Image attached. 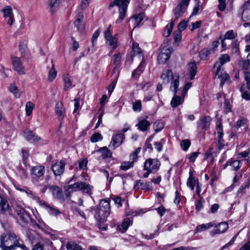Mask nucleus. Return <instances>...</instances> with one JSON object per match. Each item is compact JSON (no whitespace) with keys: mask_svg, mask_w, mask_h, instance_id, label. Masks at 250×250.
I'll use <instances>...</instances> for the list:
<instances>
[{"mask_svg":"<svg viewBox=\"0 0 250 250\" xmlns=\"http://www.w3.org/2000/svg\"><path fill=\"white\" fill-rule=\"evenodd\" d=\"M40 204L48 212V213L51 215L57 216V215L61 214L60 211L54 207L52 206H50L49 204L46 203L44 201H40Z\"/></svg>","mask_w":250,"mask_h":250,"instance_id":"ddd939ff","label":"nucleus"},{"mask_svg":"<svg viewBox=\"0 0 250 250\" xmlns=\"http://www.w3.org/2000/svg\"><path fill=\"white\" fill-rule=\"evenodd\" d=\"M57 71L55 69L54 65H52V68L49 71L48 79L49 81L52 82L56 77Z\"/></svg>","mask_w":250,"mask_h":250,"instance_id":"de8ad7c7","label":"nucleus"},{"mask_svg":"<svg viewBox=\"0 0 250 250\" xmlns=\"http://www.w3.org/2000/svg\"><path fill=\"white\" fill-rule=\"evenodd\" d=\"M215 225V223L214 221L209 222L207 224H203L198 225L196 229L195 230V232H201L202 231H205L208 229L214 227Z\"/></svg>","mask_w":250,"mask_h":250,"instance_id":"bb28decb","label":"nucleus"},{"mask_svg":"<svg viewBox=\"0 0 250 250\" xmlns=\"http://www.w3.org/2000/svg\"><path fill=\"white\" fill-rule=\"evenodd\" d=\"M71 188H74L75 191H82L83 193H86L88 195L92 194L93 187L88 184L83 182H78L74 184L70 185Z\"/></svg>","mask_w":250,"mask_h":250,"instance_id":"39448f33","label":"nucleus"},{"mask_svg":"<svg viewBox=\"0 0 250 250\" xmlns=\"http://www.w3.org/2000/svg\"><path fill=\"white\" fill-rule=\"evenodd\" d=\"M188 69L189 73L190 80H193L197 73V66L195 62H191L189 63L188 64Z\"/></svg>","mask_w":250,"mask_h":250,"instance_id":"a878e982","label":"nucleus"},{"mask_svg":"<svg viewBox=\"0 0 250 250\" xmlns=\"http://www.w3.org/2000/svg\"><path fill=\"white\" fill-rule=\"evenodd\" d=\"M250 153V148H249L245 151L239 153L238 154V158H246L249 155Z\"/></svg>","mask_w":250,"mask_h":250,"instance_id":"338daca9","label":"nucleus"},{"mask_svg":"<svg viewBox=\"0 0 250 250\" xmlns=\"http://www.w3.org/2000/svg\"><path fill=\"white\" fill-rule=\"evenodd\" d=\"M165 143V139H162L160 142H156L154 143L155 148L157 150L158 152H160L163 149V145Z\"/></svg>","mask_w":250,"mask_h":250,"instance_id":"13d9d810","label":"nucleus"},{"mask_svg":"<svg viewBox=\"0 0 250 250\" xmlns=\"http://www.w3.org/2000/svg\"><path fill=\"white\" fill-rule=\"evenodd\" d=\"M65 166V163L63 160L57 161L52 165V169L55 176H60L63 174Z\"/></svg>","mask_w":250,"mask_h":250,"instance_id":"9b49d317","label":"nucleus"},{"mask_svg":"<svg viewBox=\"0 0 250 250\" xmlns=\"http://www.w3.org/2000/svg\"><path fill=\"white\" fill-rule=\"evenodd\" d=\"M164 127V123L160 121H157L153 124V128L156 132H158L161 130Z\"/></svg>","mask_w":250,"mask_h":250,"instance_id":"09e8293b","label":"nucleus"},{"mask_svg":"<svg viewBox=\"0 0 250 250\" xmlns=\"http://www.w3.org/2000/svg\"><path fill=\"white\" fill-rule=\"evenodd\" d=\"M45 172V167L43 166L34 167L31 170V174L33 178H40L43 176Z\"/></svg>","mask_w":250,"mask_h":250,"instance_id":"f3484780","label":"nucleus"},{"mask_svg":"<svg viewBox=\"0 0 250 250\" xmlns=\"http://www.w3.org/2000/svg\"><path fill=\"white\" fill-rule=\"evenodd\" d=\"M244 78L246 82L247 88L250 89V72L249 71H245L244 72Z\"/></svg>","mask_w":250,"mask_h":250,"instance_id":"680f3d73","label":"nucleus"},{"mask_svg":"<svg viewBox=\"0 0 250 250\" xmlns=\"http://www.w3.org/2000/svg\"><path fill=\"white\" fill-rule=\"evenodd\" d=\"M217 133L218 135V149L220 150L222 149L225 146V143L224 140L223 139V127L222 124H220L217 127Z\"/></svg>","mask_w":250,"mask_h":250,"instance_id":"aec40b11","label":"nucleus"},{"mask_svg":"<svg viewBox=\"0 0 250 250\" xmlns=\"http://www.w3.org/2000/svg\"><path fill=\"white\" fill-rule=\"evenodd\" d=\"M87 163L88 161L86 159H82L80 160L79 163L80 169L83 170L86 169Z\"/></svg>","mask_w":250,"mask_h":250,"instance_id":"0e129e2a","label":"nucleus"},{"mask_svg":"<svg viewBox=\"0 0 250 250\" xmlns=\"http://www.w3.org/2000/svg\"><path fill=\"white\" fill-rule=\"evenodd\" d=\"M125 139V135L123 133H118L113 135L112 138L111 145L113 149L119 146L122 145Z\"/></svg>","mask_w":250,"mask_h":250,"instance_id":"4468645a","label":"nucleus"},{"mask_svg":"<svg viewBox=\"0 0 250 250\" xmlns=\"http://www.w3.org/2000/svg\"><path fill=\"white\" fill-rule=\"evenodd\" d=\"M99 207L104 209V210H106L108 211V212H110V203L109 201L107 200H102L100 202Z\"/></svg>","mask_w":250,"mask_h":250,"instance_id":"58836bf2","label":"nucleus"},{"mask_svg":"<svg viewBox=\"0 0 250 250\" xmlns=\"http://www.w3.org/2000/svg\"><path fill=\"white\" fill-rule=\"evenodd\" d=\"M131 221L130 219L128 217L125 218L124 220L122 225L119 227V229L122 232H125L128 229L129 226L131 225Z\"/></svg>","mask_w":250,"mask_h":250,"instance_id":"72a5a7b5","label":"nucleus"},{"mask_svg":"<svg viewBox=\"0 0 250 250\" xmlns=\"http://www.w3.org/2000/svg\"><path fill=\"white\" fill-rule=\"evenodd\" d=\"M147 118L148 117L146 116V119L139 120V123L136 125V126H138V129L142 131H145L149 128L150 123L146 120Z\"/></svg>","mask_w":250,"mask_h":250,"instance_id":"5701e85b","label":"nucleus"},{"mask_svg":"<svg viewBox=\"0 0 250 250\" xmlns=\"http://www.w3.org/2000/svg\"><path fill=\"white\" fill-rule=\"evenodd\" d=\"M237 236V234L235 235L229 242H228V243L225 244L224 246H223L221 248V250H224L227 249L228 248H229L230 246L234 244V243L236 240Z\"/></svg>","mask_w":250,"mask_h":250,"instance_id":"052dcab7","label":"nucleus"},{"mask_svg":"<svg viewBox=\"0 0 250 250\" xmlns=\"http://www.w3.org/2000/svg\"><path fill=\"white\" fill-rule=\"evenodd\" d=\"M9 90L13 94L15 98H19L21 94V91L15 84H12L8 88Z\"/></svg>","mask_w":250,"mask_h":250,"instance_id":"473e14b6","label":"nucleus"},{"mask_svg":"<svg viewBox=\"0 0 250 250\" xmlns=\"http://www.w3.org/2000/svg\"><path fill=\"white\" fill-rule=\"evenodd\" d=\"M212 52L208 48L203 49L200 52L199 56L201 60H208L209 55Z\"/></svg>","mask_w":250,"mask_h":250,"instance_id":"4c0bfd02","label":"nucleus"},{"mask_svg":"<svg viewBox=\"0 0 250 250\" xmlns=\"http://www.w3.org/2000/svg\"><path fill=\"white\" fill-rule=\"evenodd\" d=\"M109 214V213L108 211L98 207L95 210L94 217L97 221H104Z\"/></svg>","mask_w":250,"mask_h":250,"instance_id":"2eb2a0df","label":"nucleus"},{"mask_svg":"<svg viewBox=\"0 0 250 250\" xmlns=\"http://www.w3.org/2000/svg\"><path fill=\"white\" fill-rule=\"evenodd\" d=\"M50 191L52 193L54 198L58 199L62 198V191L59 186L51 185V187H50Z\"/></svg>","mask_w":250,"mask_h":250,"instance_id":"4be33fe9","label":"nucleus"},{"mask_svg":"<svg viewBox=\"0 0 250 250\" xmlns=\"http://www.w3.org/2000/svg\"><path fill=\"white\" fill-rule=\"evenodd\" d=\"M24 137L29 142L34 143L38 142L41 139L32 131L26 130L24 132Z\"/></svg>","mask_w":250,"mask_h":250,"instance_id":"412c9836","label":"nucleus"},{"mask_svg":"<svg viewBox=\"0 0 250 250\" xmlns=\"http://www.w3.org/2000/svg\"><path fill=\"white\" fill-rule=\"evenodd\" d=\"M189 0H182L181 2L173 9V12L174 14L175 18L172 20H175V21L183 16L184 13L186 11Z\"/></svg>","mask_w":250,"mask_h":250,"instance_id":"423d86ee","label":"nucleus"},{"mask_svg":"<svg viewBox=\"0 0 250 250\" xmlns=\"http://www.w3.org/2000/svg\"><path fill=\"white\" fill-rule=\"evenodd\" d=\"M232 167V170L237 171L242 166V162L241 160H235L234 158H231L224 165V168L225 169L228 166Z\"/></svg>","mask_w":250,"mask_h":250,"instance_id":"6ab92c4d","label":"nucleus"},{"mask_svg":"<svg viewBox=\"0 0 250 250\" xmlns=\"http://www.w3.org/2000/svg\"><path fill=\"white\" fill-rule=\"evenodd\" d=\"M106 43L111 47L112 50L115 49L119 45L116 35L106 40Z\"/></svg>","mask_w":250,"mask_h":250,"instance_id":"c756f323","label":"nucleus"},{"mask_svg":"<svg viewBox=\"0 0 250 250\" xmlns=\"http://www.w3.org/2000/svg\"><path fill=\"white\" fill-rule=\"evenodd\" d=\"M232 50L235 53H237L239 51V42L238 40H235L233 41L232 43Z\"/></svg>","mask_w":250,"mask_h":250,"instance_id":"774afa93","label":"nucleus"},{"mask_svg":"<svg viewBox=\"0 0 250 250\" xmlns=\"http://www.w3.org/2000/svg\"><path fill=\"white\" fill-rule=\"evenodd\" d=\"M133 165V162L125 161L121 163L120 168L124 171H126L130 168L132 167Z\"/></svg>","mask_w":250,"mask_h":250,"instance_id":"49530a36","label":"nucleus"},{"mask_svg":"<svg viewBox=\"0 0 250 250\" xmlns=\"http://www.w3.org/2000/svg\"><path fill=\"white\" fill-rule=\"evenodd\" d=\"M214 226L215 228L210 232V235L212 236L216 234L224 233L229 228L228 225L226 222H222L218 224L217 226L215 225Z\"/></svg>","mask_w":250,"mask_h":250,"instance_id":"dca6fc26","label":"nucleus"},{"mask_svg":"<svg viewBox=\"0 0 250 250\" xmlns=\"http://www.w3.org/2000/svg\"><path fill=\"white\" fill-rule=\"evenodd\" d=\"M63 80L64 83V89L66 90L72 85V81L70 79V76L68 74L64 75Z\"/></svg>","mask_w":250,"mask_h":250,"instance_id":"ea45409f","label":"nucleus"},{"mask_svg":"<svg viewBox=\"0 0 250 250\" xmlns=\"http://www.w3.org/2000/svg\"><path fill=\"white\" fill-rule=\"evenodd\" d=\"M205 203V200L203 197H200L199 199L198 200L195 204V208L197 211L201 210L203 208V204Z\"/></svg>","mask_w":250,"mask_h":250,"instance_id":"6e6d98bb","label":"nucleus"},{"mask_svg":"<svg viewBox=\"0 0 250 250\" xmlns=\"http://www.w3.org/2000/svg\"><path fill=\"white\" fill-rule=\"evenodd\" d=\"M236 36L237 34H235L233 30H230L226 33L224 39L232 40L235 39Z\"/></svg>","mask_w":250,"mask_h":250,"instance_id":"5fc2aeb1","label":"nucleus"},{"mask_svg":"<svg viewBox=\"0 0 250 250\" xmlns=\"http://www.w3.org/2000/svg\"><path fill=\"white\" fill-rule=\"evenodd\" d=\"M84 16L82 11L79 12L76 17V20L74 21V24L76 27L79 32L82 33L85 29V25L83 23Z\"/></svg>","mask_w":250,"mask_h":250,"instance_id":"f8f14e48","label":"nucleus"},{"mask_svg":"<svg viewBox=\"0 0 250 250\" xmlns=\"http://www.w3.org/2000/svg\"><path fill=\"white\" fill-rule=\"evenodd\" d=\"M211 119L209 116H205L201 118L200 125L202 126V128L205 130L209 127Z\"/></svg>","mask_w":250,"mask_h":250,"instance_id":"cd10ccee","label":"nucleus"},{"mask_svg":"<svg viewBox=\"0 0 250 250\" xmlns=\"http://www.w3.org/2000/svg\"><path fill=\"white\" fill-rule=\"evenodd\" d=\"M190 145V142L188 140H183L181 142L180 146L182 149L187 151Z\"/></svg>","mask_w":250,"mask_h":250,"instance_id":"4d7b16f0","label":"nucleus"},{"mask_svg":"<svg viewBox=\"0 0 250 250\" xmlns=\"http://www.w3.org/2000/svg\"><path fill=\"white\" fill-rule=\"evenodd\" d=\"M98 151L101 152L103 159L110 158L112 157V152L106 146L101 147Z\"/></svg>","mask_w":250,"mask_h":250,"instance_id":"c85d7f7f","label":"nucleus"},{"mask_svg":"<svg viewBox=\"0 0 250 250\" xmlns=\"http://www.w3.org/2000/svg\"><path fill=\"white\" fill-rule=\"evenodd\" d=\"M184 102V98L174 95L171 101V105L173 107H176Z\"/></svg>","mask_w":250,"mask_h":250,"instance_id":"7c9ffc66","label":"nucleus"},{"mask_svg":"<svg viewBox=\"0 0 250 250\" xmlns=\"http://www.w3.org/2000/svg\"><path fill=\"white\" fill-rule=\"evenodd\" d=\"M175 20H171V21L169 24H168L166 27L165 30L163 32V35L166 37H168L173 29V26L174 24Z\"/></svg>","mask_w":250,"mask_h":250,"instance_id":"f704fd0d","label":"nucleus"},{"mask_svg":"<svg viewBox=\"0 0 250 250\" xmlns=\"http://www.w3.org/2000/svg\"><path fill=\"white\" fill-rule=\"evenodd\" d=\"M248 60H243L239 62V64L242 67V68L245 70H248L250 68V53L249 54L247 57Z\"/></svg>","mask_w":250,"mask_h":250,"instance_id":"a18cd8bd","label":"nucleus"},{"mask_svg":"<svg viewBox=\"0 0 250 250\" xmlns=\"http://www.w3.org/2000/svg\"><path fill=\"white\" fill-rule=\"evenodd\" d=\"M160 165L161 164L157 159H148L145 162L144 169L154 172L159 169Z\"/></svg>","mask_w":250,"mask_h":250,"instance_id":"6e6552de","label":"nucleus"},{"mask_svg":"<svg viewBox=\"0 0 250 250\" xmlns=\"http://www.w3.org/2000/svg\"><path fill=\"white\" fill-rule=\"evenodd\" d=\"M132 50L134 52V55H139L140 57H143L142 49L139 46V44L136 42H133L132 44Z\"/></svg>","mask_w":250,"mask_h":250,"instance_id":"c03bdc74","label":"nucleus"},{"mask_svg":"<svg viewBox=\"0 0 250 250\" xmlns=\"http://www.w3.org/2000/svg\"><path fill=\"white\" fill-rule=\"evenodd\" d=\"M187 27V21H181L178 25V29L179 32H181L182 31L184 30Z\"/></svg>","mask_w":250,"mask_h":250,"instance_id":"69168bd1","label":"nucleus"},{"mask_svg":"<svg viewBox=\"0 0 250 250\" xmlns=\"http://www.w3.org/2000/svg\"><path fill=\"white\" fill-rule=\"evenodd\" d=\"M148 185L146 182L138 180L136 181V183L134 186V188L136 190L139 188L142 189H146L148 188Z\"/></svg>","mask_w":250,"mask_h":250,"instance_id":"a19ab883","label":"nucleus"},{"mask_svg":"<svg viewBox=\"0 0 250 250\" xmlns=\"http://www.w3.org/2000/svg\"><path fill=\"white\" fill-rule=\"evenodd\" d=\"M12 62L13 69L19 75L25 74V68L23 65L21 58L17 57H12Z\"/></svg>","mask_w":250,"mask_h":250,"instance_id":"9d476101","label":"nucleus"},{"mask_svg":"<svg viewBox=\"0 0 250 250\" xmlns=\"http://www.w3.org/2000/svg\"><path fill=\"white\" fill-rule=\"evenodd\" d=\"M67 250H83L82 247L73 241L67 243L66 245Z\"/></svg>","mask_w":250,"mask_h":250,"instance_id":"79ce46f5","label":"nucleus"},{"mask_svg":"<svg viewBox=\"0 0 250 250\" xmlns=\"http://www.w3.org/2000/svg\"><path fill=\"white\" fill-rule=\"evenodd\" d=\"M197 181L195 179L194 177L193 176L191 172L189 173V176L187 181V186L189 187L191 190H193L194 189V186L197 184Z\"/></svg>","mask_w":250,"mask_h":250,"instance_id":"c9c22d12","label":"nucleus"},{"mask_svg":"<svg viewBox=\"0 0 250 250\" xmlns=\"http://www.w3.org/2000/svg\"><path fill=\"white\" fill-rule=\"evenodd\" d=\"M145 16V13L144 12H141L133 17L135 20V25L134 26V28L142 25L143 23H142V21L144 20Z\"/></svg>","mask_w":250,"mask_h":250,"instance_id":"2f4dec72","label":"nucleus"},{"mask_svg":"<svg viewBox=\"0 0 250 250\" xmlns=\"http://www.w3.org/2000/svg\"><path fill=\"white\" fill-rule=\"evenodd\" d=\"M61 0H49L48 5L52 11H55L60 5Z\"/></svg>","mask_w":250,"mask_h":250,"instance_id":"37998d69","label":"nucleus"},{"mask_svg":"<svg viewBox=\"0 0 250 250\" xmlns=\"http://www.w3.org/2000/svg\"><path fill=\"white\" fill-rule=\"evenodd\" d=\"M55 112L59 117V120H62L65 115V109L62 103H57L55 106Z\"/></svg>","mask_w":250,"mask_h":250,"instance_id":"393cba45","label":"nucleus"},{"mask_svg":"<svg viewBox=\"0 0 250 250\" xmlns=\"http://www.w3.org/2000/svg\"><path fill=\"white\" fill-rule=\"evenodd\" d=\"M132 104V108L134 111L140 112L142 110V103L140 100H136Z\"/></svg>","mask_w":250,"mask_h":250,"instance_id":"3c124183","label":"nucleus"},{"mask_svg":"<svg viewBox=\"0 0 250 250\" xmlns=\"http://www.w3.org/2000/svg\"><path fill=\"white\" fill-rule=\"evenodd\" d=\"M12 209L16 212L21 221L25 224L28 223L29 214L25 211L21 204L16 201H13L10 208L7 199L0 194V213L1 214L7 213L9 215H13Z\"/></svg>","mask_w":250,"mask_h":250,"instance_id":"f257e3e1","label":"nucleus"},{"mask_svg":"<svg viewBox=\"0 0 250 250\" xmlns=\"http://www.w3.org/2000/svg\"><path fill=\"white\" fill-rule=\"evenodd\" d=\"M230 61V57L228 54H225L221 55L218 61L214 65L213 68H216V75L220 76L219 72L221 70L222 66L226 63Z\"/></svg>","mask_w":250,"mask_h":250,"instance_id":"1a4fd4ad","label":"nucleus"},{"mask_svg":"<svg viewBox=\"0 0 250 250\" xmlns=\"http://www.w3.org/2000/svg\"><path fill=\"white\" fill-rule=\"evenodd\" d=\"M3 17L5 18H9L7 23L11 25L14 21V16L13 14L12 9L10 6H7L3 9H1Z\"/></svg>","mask_w":250,"mask_h":250,"instance_id":"a211bd4d","label":"nucleus"},{"mask_svg":"<svg viewBox=\"0 0 250 250\" xmlns=\"http://www.w3.org/2000/svg\"><path fill=\"white\" fill-rule=\"evenodd\" d=\"M130 0H113L109 5L110 8L114 6L119 8V17L116 21V23H120L125 18Z\"/></svg>","mask_w":250,"mask_h":250,"instance_id":"7ed1b4c3","label":"nucleus"},{"mask_svg":"<svg viewBox=\"0 0 250 250\" xmlns=\"http://www.w3.org/2000/svg\"><path fill=\"white\" fill-rule=\"evenodd\" d=\"M247 121L244 118H240L236 122V128L238 129L241 127H244L246 125Z\"/></svg>","mask_w":250,"mask_h":250,"instance_id":"bf43d9fd","label":"nucleus"},{"mask_svg":"<svg viewBox=\"0 0 250 250\" xmlns=\"http://www.w3.org/2000/svg\"><path fill=\"white\" fill-rule=\"evenodd\" d=\"M34 106V104L31 102H28L26 104L25 111L27 116H30L31 114Z\"/></svg>","mask_w":250,"mask_h":250,"instance_id":"8fccbe9b","label":"nucleus"},{"mask_svg":"<svg viewBox=\"0 0 250 250\" xmlns=\"http://www.w3.org/2000/svg\"><path fill=\"white\" fill-rule=\"evenodd\" d=\"M224 105L225 112L226 114H227L231 111V105L230 104V102L228 100H225L224 102Z\"/></svg>","mask_w":250,"mask_h":250,"instance_id":"e2e57ef3","label":"nucleus"},{"mask_svg":"<svg viewBox=\"0 0 250 250\" xmlns=\"http://www.w3.org/2000/svg\"><path fill=\"white\" fill-rule=\"evenodd\" d=\"M121 60H122V56H121V54L120 53L114 54L113 56L112 60L113 61L114 65H115V67L113 69L114 72H115L116 68H117V67H118L120 65L121 62Z\"/></svg>","mask_w":250,"mask_h":250,"instance_id":"e433bc0d","label":"nucleus"},{"mask_svg":"<svg viewBox=\"0 0 250 250\" xmlns=\"http://www.w3.org/2000/svg\"><path fill=\"white\" fill-rule=\"evenodd\" d=\"M244 84L240 87V91L242 93V97L247 101L250 100V93L248 91H245L243 88Z\"/></svg>","mask_w":250,"mask_h":250,"instance_id":"864d4df0","label":"nucleus"},{"mask_svg":"<svg viewBox=\"0 0 250 250\" xmlns=\"http://www.w3.org/2000/svg\"><path fill=\"white\" fill-rule=\"evenodd\" d=\"M20 237L12 232L3 233L0 236V248L2 250H15L17 247L22 250H29L24 244Z\"/></svg>","mask_w":250,"mask_h":250,"instance_id":"f03ea898","label":"nucleus"},{"mask_svg":"<svg viewBox=\"0 0 250 250\" xmlns=\"http://www.w3.org/2000/svg\"><path fill=\"white\" fill-rule=\"evenodd\" d=\"M173 51L171 47H164L158 56V61L159 63H165L169 59L171 54Z\"/></svg>","mask_w":250,"mask_h":250,"instance_id":"0eeeda50","label":"nucleus"},{"mask_svg":"<svg viewBox=\"0 0 250 250\" xmlns=\"http://www.w3.org/2000/svg\"><path fill=\"white\" fill-rule=\"evenodd\" d=\"M103 138L101 134L99 132H97L92 135L90 140L93 143H96L99 141L102 140Z\"/></svg>","mask_w":250,"mask_h":250,"instance_id":"603ef678","label":"nucleus"},{"mask_svg":"<svg viewBox=\"0 0 250 250\" xmlns=\"http://www.w3.org/2000/svg\"><path fill=\"white\" fill-rule=\"evenodd\" d=\"M146 66V62L144 59H142L138 67L132 72V77L137 78L143 73Z\"/></svg>","mask_w":250,"mask_h":250,"instance_id":"b1692460","label":"nucleus"},{"mask_svg":"<svg viewBox=\"0 0 250 250\" xmlns=\"http://www.w3.org/2000/svg\"><path fill=\"white\" fill-rule=\"evenodd\" d=\"M170 77H171L172 79L170 88L174 92V95H175L179 84V76H173L172 72L169 69L163 71L161 76V79L165 83H169Z\"/></svg>","mask_w":250,"mask_h":250,"instance_id":"20e7f679","label":"nucleus"}]
</instances>
